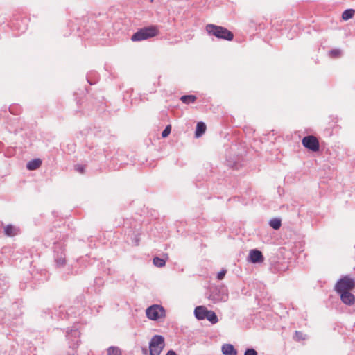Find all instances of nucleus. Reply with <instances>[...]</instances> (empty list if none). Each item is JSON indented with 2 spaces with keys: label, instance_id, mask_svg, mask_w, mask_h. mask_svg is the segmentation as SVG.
<instances>
[{
  "label": "nucleus",
  "instance_id": "f257e3e1",
  "mask_svg": "<svg viewBox=\"0 0 355 355\" xmlns=\"http://www.w3.org/2000/svg\"><path fill=\"white\" fill-rule=\"evenodd\" d=\"M67 235L58 231L57 229H51L44 235V243L48 247L52 241L53 254L55 266L57 268L64 267L67 263L65 242Z\"/></svg>",
  "mask_w": 355,
  "mask_h": 355
},
{
  "label": "nucleus",
  "instance_id": "f03ea898",
  "mask_svg": "<svg viewBox=\"0 0 355 355\" xmlns=\"http://www.w3.org/2000/svg\"><path fill=\"white\" fill-rule=\"evenodd\" d=\"M205 30L209 35L215 36L220 40L231 41L234 38V34L223 26L209 24L206 25Z\"/></svg>",
  "mask_w": 355,
  "mask_h": 355
},
{
  "label": "nucleus",
  "instance_id": "7ed1b4c3",
  "mask_svg": "<svg viewBox=\"0 0 355 355\" xmlns=\"http://www.w3.org/2000/svg\"><path fill=\"white\" fill-rule=\"evenodd\" d=\"M159 28L157 26H148L139 28L131 36V40L132 42H141L155 36L159 34Z\"/></svg>",
  "mask_w": 355,
  "mask_h": 355
},
{
  "label": "nucleus",
  "instance_id": "20e7f679",
  "mask_svg": "<svg viewBox=\"0 0 355 355\" xmlns=\"http://www.w3.org/2000/svg\"><path fill=\"white\" fill-rule=\"evenodd\" d=\"M228 290L224 285L211 286L208 299L213 303L226 302L228 300Z\"/></svg>",
  "mask_w": 355,
  "mask_h": 355
},
{
  "label": "nucleus",
  "instance_id": "39448f33",
  "mask_svg": "<svg viewBox=\"0 0 355 355\" xmlns=\"http://www.w3.org/2000/svg\"><path fill=\"white\" fill-rule=\"evenodd\" d=\"M146 315L148 319L157 321L166 316V311L162 305L153 304L146 309Z\"/></svg>",
  "mask_w": 355,
  "mask_h": 355
},
{
  "label": "nucleus",
  "instance_id": "423d86ee",
  "mask_svg": "<svg viewBox=\"0 0 355 355\" xmlns=\"http://www.w3.org/2000/svg\"><path fill=\"white\" fill-rule=\"evenodd\" d=\"M164 347V338L161 335H155L149 343L150 355H160Z\"/></svg>",
  "mask_w": 355,
  "mask_h": 355
},
{
  "label": "nucleus",
  "instance_id": "0eeeda50",
  "mask_svg": "<svg viewBox=\"0 0 355 355\" xmlns=\"http://www.w3.org/2000/svg\"><path fill=\"white\" fill-rule=\"evenodd\" d=\"M355 287V280L348 276L340 278L335 285V291L337 293L349 291Z\"/></svg>",
  "mask_w": 355,
  "mask_h": 355
},
{
  "label": "nucleus",
  "instance_id": "6e6552de",
  "mask_svg": "<svg viewBox=\"0 0 355 355\" xmlns=\"http://www.w3.org/2000/svg\"><path fill=\"white\" fill-rule=\"evenodd\" d=\"M302 144L306 148L312 152H317L320 149V144L318 139L313 135L304 137L302 140Z\"/></svg>",
  "mask_w": 355,
  "mask_h": 355
},
{
  "label": "nucleus",
  "instance_id": "1a4fd4ad",
  "mask_svg": "<svg viewBox=\"0 0 355 355\" xmlns=\"http://www.w3.org/2000/svg\"><path fill=\"white\" fill-rule=\"evenodd\" d=\"M248 260L252 263H260L264 261V257L260 250L252 249L250 250Z\"/></svg>",
  "mask_w": 355,
  "mask_h": 355
},
{
  "label": "nucleus",
  "instance_id": "9d476101",
  "mask_svg": "<svg viewBox=\"0 0 355 355\" xmlns=\"http://www.w3.org/2000/svg\"><path fill=\"white\" fill-rule=\"evenodd\" d=\"M340 295V300L341 301L349 306H351L354 304L355 302V296L348 291H343L340 293H338Z\"/></svg>",
  "mask_w": 355,
  "mask_h": 355
},
{
  "label": "nucleus",
  "instance_id": "9b49d317",
  "mask_svg": "<svg viewBox=\"0 0 355 355\" xmlns=\"http://www.w3.org/2000/svg\"><path fill=\"white\" fill-rule=\"evenodd\" d=\"M80 332L78 329H71L70 332H67V337L69 340H71L73 343L70 344V347H76L78 345Z\"/></svg>",
  "mask_w": 355,
  "mask_h": 355
},
{
  "label": "nucleus",
  "instance_id": "f8f14e48",
  "mask_svg": "<svg viewBox=\"0 0 355 355\" xmlns=\"http://www.w3.org/2000/svg\"><path fill=\"white\" fill-rule=\"evenodd\" d=\"M3 232L6 236L12 237L19 234L20 230L19 227L9 224L3 227Z\"/></svg>",
  "mask_w": 355,
  "mask_h": 355
},
{
  "label": "nucleus",
  "instance_id": "ddd939ff",
  "mask_svg": "<svg viewBox=\"0 0 355 355\" xmlns=\"http://www.w3.org/2000/svg\"><path fill=\"white\" fill-rule=\"evenodd\" d=\"M208 309L203 306H196L194 309V315L196 318L198 320H205L206 318V313H207Z\"/></svg>",
  "mask_w": 355,
  "mask_h": 355
},
{
  "label": "nucleus",
  "instance_id": "4468645a",
  "mask_svg": "<svg viewBox=\"0 0 355 355\" xmlns=\"http://www.w3.org/2000/svg\"><path fill=\"white\" fill-rule=\"evenodd\" d=\"M226 165L233 169L238 170L241 167V157H236L235 159L229 157L226 159Z\"/></svg>",
  "mask_w": 355,
  "mask_h": 355
},
{
  "label": "nucleus",
  "instance_id": "2eb2a0df",
  "mask_svg": "<svg viewBox=\"0 0 355 355\" xmlns=\"http://www.w3.org/2000/svg\"><path fill=\"white\" fill-rule=\"evenodd\" d=\"M221 351L224 355H237V350L232 344H223L221 347Z\"/></svg>",
  "mask_w": 355,
  "mask_h": 355
},
{
  "label": "nucleus",
  "instance_id": "dca6fc26",
  "mask_svg": "<svg viewBox=\"0 0 355 355\" xmlns=\"http://www.w3.org/2000/svg\"><path fill=\"white\" fill-rule=\"evenodd\" d=\"M206 131V125L204 122H198L196 127L195 137L196 138L200 137Z\"/></svg>",
  "mask_w": 355,
  "mask_h": 355
},
{
  "label": "nucleus",
  "instance_id": "f3484780",
  "mask_svg": "<svg viewBox=\"0 0 355 355\" xmlns=\"http://www.w3.org/2000/svg\"><path fill=\"white\" fill-rule=\"evenodd\" d=\"M42 164V160L39 158L33 159L29 161L26 164V168L30 171L37 169Z\"/></svg>",
  "mask_w": 355,
  "mask_h": 355
},
{
  "label": "nucleus",
  "instance_id": "a211bd4d",
  "mask_svg": "<svg viewBox=\"0 0 355 355\" xmlns=\"http://www.w3.org/2000/svg\"><path fill=\"white\" fill-rule=\"evenodd\" d=\"M209 322H210L211 324H216L218 321V318L217 315L214 311L208 310L207 313H206V318Z\"/></svg>",
  "mask_w": 355,
  "mask_h": 355
},
{
  "label": "nucleus",
  "instance_id": "6ab92c4d",
  "mask_svg": "<svg viewBox=\"0 0 355 355\" xmlns=\"http://www.w3.org/2000/svg\"><path fill=\"white\" fill-rule=\"evenodd\" d=\"M197 99L196 96L193 94L189 95H183L180 97L181 101L184 104H190L191 103H194Z\"/></svg>",
  "mask_w": 355,
  "mask_h": 355
},
{
  "label": "nucleus",
  "instance_id": "aec40b11",
  "mask_svg": "<svg viewBox=\"0 0 355 355\" xmlns=\"http://www.w3.org/2000/svg\"><path fill=\"white\" fill-rule=\"evenodd\" d=\"M270 226L275 230H277L281 227L282 220L280 218H274L269 221Z\"/></svg>",
  "mask_w": 355,
  "mask_h": 355
},
{
  "label": "nucleus",
  "instance_id": "412c9836",
  "mask_svg": "<svg viewBox=\"0 0 355 355\" xmlns=\"http://www.w3.org/2000/svg\"><path fill=\"white\" fill-rule=\"evenodd\" d=\"M355 14V10L354 9L349 8L345 10L342 14V19L345 21L349 20L352 19Z\"/></svg>",
  "mask_w": 355,
  "mask_h": 355
},
{
  "label": "nucleus",
  "instance_id": "4be33fe9",
  "mask_svg": "<svg viewBox=\"0 0 355 355\" xmlns=\"http://www.w3.org/2000/svg\"><path fill=\"white\" fill-rule=\"evenodd\" d=\"M153 263L156 267L162 268L165 266L166 261L162 258L155 257L153 258Z\"/></svg>",
  "mask_w": 355,
  "mask_h": 355
},
{
  "label": "nucleus",
  "instance_id": "5701e85b",
  "mask_svg": "<svg viewBox=\"0 0 355 355\" xmlns=\"http://www.w3.org/2000/svg\"><path fill=\"white\" fill-rule=\"evenodd\" d=\"M107 355H121V351L118 347L111 346L107 349Z\"/></svg>",
  "mask_w": 355,
  "mask_h": 355
},
{
  "label": "nucleus",
  "instance_id": "b1692460",
  "mask_svg": "<svg viewBox=\"0 0 355 355\" xmlns=\"http://www.w3.org/2000/svg\"><path fill=\"white\" fill-rule=\"evenodd\" d=\"M294 339L297 341L303 340L305 339V336L302 332L299 331H295Z\"/></svg>",
  "mask_w": 355,
  "mask_h": 355
},
{
  "label": "nucleus",
  "instance_id": "393cba45",
  "mask_svg": "<svg viewBox=\"0 0 355 355\" xmlns=\"http://www.w3.org/2000/svg\"><path fill=\"white\" fill-rule=\"evenodd\" d=\"M329 55L332 58H338L341 55V51L340 49H331L329 52Z\"/></svg>",
  "mask_w": 355,
  "mask_h": 355
},
{
  "label": "nucleus",
  "instance_id": "a878e982",
  "mask_svg": "<svg viewBox=\"0 0 355 355\" xmlns=\"http://www.w3.org/2000/svg\"><path fill=\"white\" fill-rule=\"evenodd\" d=\"M171 125H166L162 132V137L163 138L167 137L169 135V134L171 133Z\"/></svg>",
  "mask_w": 355,
  "mask_h": 355
},
{
  "label": "nucleus",
  "instance_id": "bb28decb",
  "mask_svg": "<svg viewBox=\"0 0 355 355\" xmlns=\"http://www.w3.org/2000/svg\"><path fill=\"white\" fill-rule=\"evenodd\" d=\"M244 355H258V353L253 348H247L245 350Z\"/></svg>",
  "mask_w": 355,
  "mask_h": 355
},
{
  "label": "nucleus",
  "instance_id": "cd10ccee",
  "mask_svg": "<svg viewBox=\"0 0 355 355\" xmlns=\"http://www.w3.org/2000/svg\"><path fill=\"white\" fill-rule=\"evenodd\" d=\"M96 76V72H91L89 74H87V82H88V83L89 85H94L96 83L95 80H94V81L92 80V79H91V76Z\"/></svg>",
  "mask_w": 355,
  "mask_h": 355
},
{
  "label": "nucleus",
  "instance_id": "c85d7f7f",
  "mask_svg": "<svg viewBox=\"0 0 355 355\" xmlns=\"http://www.w3.org/2000/svg\"><path fill=\"white\" fill-rule=\"evenodd\" d=\"M226 273H227V270L225 269H224V268L222 269L220 271H219L218 272V274H217V279L218 280H222L224 278V277H225Z\"/></svg>",
  "mask_w": 355,
  "mask_h": 355
},
{
  "label": "nucleus",
  "instance_id": "c756f323",
  "mask_svg": "<svg viewBox=\"0 0 355 355\" xmlns=\"http://www.w3.org/2000/svg\"><path fill=\"white\" fill-rule=\"evenodd\" d=\"M139 241H140V239H139V236L138 234L134 235V236L132 238V242L136 246L139 245Z\"/></svg>",
  "mask_w": 355,
  "mask_h": 355
},
{
  "label": "nucleus",
  "instance_id": "7c9ffc66",
  "mask_svg": "<svg viewBox=\"0 0 355 355\" xmlns=\"http://www.w3.org/2000/svg\"><path fill=\"white\" fill-rule=\"evenodd\" d=\"M94 284L96 286H102L103 284V279L101 277H96L94 279Z\"/></svg>",
  "mask_w": 355,
  "mask_h": 355
},
{
  "label": "nucleus",
  "instance_id": "2f4dec72",
  "mask_svg": "<svg viewBox=\"0 0 355 355\" xmlns=\"http://www.w3.org/2000/svg\"><path fill=\"white\" fill-rule=\"evenodd\" d=\"M75 169L78 172H79L80 173H83L84 172L85 167L83 165L77 164V165L75 166Z\"/></svg>",
  "mask_w": 355,
  "mask_h": 355
},
{
  "label": "nucleus",
  "instance_id": "473e14b6",
  "mask_svg": "<svg viewBox=\"0 0 355 355\" xmlns=\"http://www.w3.org/2000/svg\"><path fill=\"white\" fill-rule=\"evenodd\" d=\"M166 355H177L176 352L172 349L169 350Z\"/></svg>",
  "mask_w": 355,
  "mask_h": 355
},
{
  "label": "nucleus",
  "instance_id": "72a5a7b5",
  "mask_svg": "<svg viewBox=\"0 0 355 355\" xmlns=\"http://www.w3.org/2000/svg\"><path fill=\"white\" fill-rule=\"evenodd\" d=\"M3 148V144L2 142L0 141V153L1 152Z\"/></svg>",
  "mask_w": 355,
  "mask_h": 355
},
{
  "label": "nucleus",
  "instance_id": "f704fd0d",
  "mask_svg": "<svg viewBox=\"0 0 355 355\" xmlns=\"http://www.w3.org/2000/svg\"><path fill=\"white\" fill-rule=\"evenodd\" d=\"M10 112L14 114H16V113L13 112L12 107H10Z\"/></svg>",
  "mask_w": 355,
  "mask_h": 355
}]
</instances>
